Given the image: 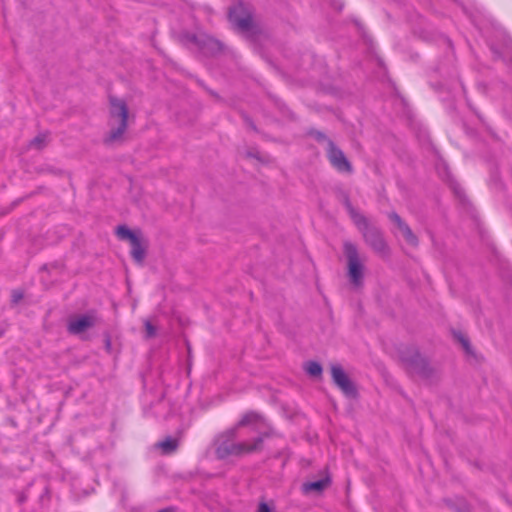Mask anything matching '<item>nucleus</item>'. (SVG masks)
Segmentation results:
<instances>
[{
    "label": "nucleus",
    "mask_w": 512,
    "mask_h": 512,
    "mask_svg": "<svg viewBox=\"0 0 512 512\" xmlns=\"http://www.w3.org/2000/svg\"><path fill=\"white\" fill-rule=\"evenodd\" d=\"M309 135L312 136L319 143H322V142L326 143V147H328V142L332 141L323 132L315 130V129H311L309 131Z\"/></svg>",
    "instance_id": "obj_18"
},
{
    "label": "nucleus",
    "mask_w": 512,
    "mask_h": 512,
    "mask_svg": "<svg viewBox=\"0 0 512 512\" xmlns=\"http://www.w3.org/2000/svg\"><path fill=\"white\" fill-rule=\"evenodd\" d=\"M157 512H176V509L172 506L158 510Z\"/></svg>",
    "instance_id": "obj_28"
},
{
    "label": "nucleus",
    "mask_w": 512,
    "mask_h": 512,
    "mask_svg": "<svg viewBox=\"0 0 512 512\" xmlns=\"http://www.w3.org/2000/svg\"><path fill=\"white\" fill-rule=\"evenodd\" d=\"M389 219L396 224L398 229L401 231L406 242L412 246L418 245V238L413 233L411 228L401 219L396 212H391L388 215Z\"/></svg>",
    "instance_id": "obj_10"
},
{
    "label": "nucleus",
    "mask_w": 512,
    "mask_h": 512,
    "mask_svg": "<svg viewBox=\"0 0 512 512\" xmlns=\"http://www.w3.org/2000/svg\"><path fill=\"white\" fill-rule=\"evenodd\" d=\"M258 419V415L254 412L246 413L242 419L239 421L238 426H245L250 423L256 422Z\"/></svg>",
    "instance_id": "obj_19"
},
{
    "label": "nucleus",
    "mask_w": 512,
    "mask_h": 512,
    "mask_svg": "<svg viewBox=\"0 0 512 512\" xmlns=\"http://www.w3.org/2000/svg\"><path fill=\"white\" fill-rule=\"evenodd\" d=\"M453 190H454V193L459 197V198H462L463 197V190L461 187H459L458 185H454L453 186Z\"/></svg>",
    "instance_id": "obj_26"
},
{
    "label": "nucleus",
    "mask_w": 512,
    "mask_h": 512,
    "mask_svg": "<svg viewBox=\"0 0 512 512\" xmlns=\"http://www.w3.org/2000/svg\"><path fill=\"white\" fill-rule=\"evenodd\" d=\"M237 427L228 429L219 434L215 439V455L219 460H225L230 456L242 457L260 451L263 446L264 436L256 437L252 443L236 442Z\"/></svg>",
    "instance_id": "obj_1"
},
{
    "label": "nucleus",
    "mask_w": 512,
    "mask_h": 512,
    "mask_svg": "<svg viewBox=\"0 0 512 512\" xmlns=\"http://www.w3.org/2000/svg\"><path fill=\"white\" fill-rule=\"evenodd\" d=\"M330 484H331V479L328 476L324 477L322 479H319L317 481L305 482L302 484V492L304 494H308L310 492L321 493L326 488H328Z\"/></svg>",
    "instance_id": "obj_11"
},
{
    "label": "nucleus",
    "mask_w": 512,
    "mask_h": 512,
    "mask_svg": "<svg viewBox=\"0 0 512 512\" xmlns=\"http://www.w3.org/2000/svg\"><path fill=\"white\" fill-rule=\"evenodd\" d=\"M49 493H50L49 488L47 486H44L43 491L39 497V501L41 503H44L45 501L46 502L49 501V498H50Z\"/></svg>",
    "instance_id": "obj_22"
},
{
    "label": "nucleus",
    "mask_w": 512,
    "mask_h": 512,
    "mask_svg": "<svg viewBox=\"0 0 512 512\" xmlns=\"http://www.w3.org/2000/svg\"><path fill=\"white\" fill-rule=\"evenodd\" d=\"M399 357L410 375H417L429 384L439 380V371L421 356L416 347L403 346L399 349Z\"/></svg>",
    "instance_id": "obj_2"
},
{
    "label": "nucleus",
    "mask_w": 512,
    "mask_h": 512,
    "mask_svg": "<svg viewBox=\"0 0 512 512\" xmlns=\"http://www.w3.org/2000/svg\"><path fill=\"white\" fill-rule=\"evenodd\" d=\"M343 204L350 215L353 223H357L358 221H364V215L361 214L357 209H355L350 201V198L347 193H343Z\"/></svg>",
    "instance_id": "obj_14"
},
{
    "label": "nucleus",
    "mask_w": 512,
    "mask_h": 512,
    "mask_svg": "<svg viewBox=\"0 0 512 512\" xmlns=\"http://www.w3.org/2000/svg\"><path fill=\"white\" fill-rule=\"evenodd\" d=\"M229 20L239 30L250 31L253 25L252 16L242 4L236 5L229 10Z\"/></svg>",
    "instance_id": "obj_8"
},
{
    "label": "nucleus",
    "mask_w": 512,
    "mask_h": 512,
    "mask_svg": "<svg viewBox=\"0 0 512 512\" xmlns=\"http://www.w3.org/2000/svg\"><path fill=\"white\" fill-rule=\"evenodd\" d=\"M179 446V441L172 437H167L163 441H160L156 444V447L161 449L162 453L165 455H169L174 453Z\"/></svg>",
    "instance_id": "obj_13"
},
{
    "label": "nucleus",
    "mask_w": 512,
    "mask_h": 512,
    "mask_svg": "<svg viewBox=\"0 0 512 512\" xmlns=\"http://www.w3.org/2000/svg\"><path fill=\"white\" fill-rule=\"evenodd\" d=\"M131 256L138 264H142L146 256V246L143 245L142 239L137 236L135 240L130 241Z\"/></svg>",
    "instance_id": "obj_12"
},
{
    "label": "nucleus",
    "mask_w": 512,
    "mask_h": 512,
    "mask_svg": "<svg viewBox=\"0 0 512 512\" xmlns=\"http://www.w3.org/2000/svg\"><path fill=\"white\" fill-rule=\"evenodd\" d=\"M257 512H273L271 508L265 502H260L257 508Z\"/></svg>",
    "instance_id": "obj_23"
},
{
    "label": "nucleus",
    "mask_w": 512,
    "mask_h": 512,
    "mask_svg": "<svg viewBox=\"0 0 512 512\" xmlns=\"http://www.w3.org/2000/svg\"><path fill=\"white\" fill-rule=\"evenodd\" d=\"M456 337L458 338V340L462 344V346L465 349V351L467 353H471V346H470V343H469L468 339L466 337H464L463 335H461V334H456Z\"/></svg>",
    "instance_id": "obj_21"
},
{
    "label": "nucleus",
    "mask_w": 512,
    "mask_h": 512,
    "mask_svg": "<svg viewBox=\"0 0 512 512\" xmlns=\"http://www.w3.org/2000/svg\"><path fill=\"white\" fill-rule=\"evenodd\" d=\"M23 298V293L21 291H13L12 301L14 303H18Z\"/></svg>",
    "instance_id": "obj_24"
},
{
    "label": "nucleus",
    "mask_w": 512,
    "mask_h": 512,
    "mask_svg": "<svg viewBox=\"0 0 512 512\" xmlns=\"http://www.w3.org/2000/svg\"><path fill=\"white\" fill-rule=\"evenodd\" d=\"M110 103V122L109 133L104 138L106 145L121 142L128 127V106L126 102L115 96L109 97Z\"/></svg>",
    "instance_id": "obj_3"
},
{
    "label": "nucleus",
    "mask_w": 512,
    "mask_h": 512,
    "mask_svg": "<svg viewBox=\"0 0 512 512\" xmlns=\"http://www.w3.org/2000/svg\"><path fill=\"white\" fill-rule=\"evenodd\" d=\"M456 512H469V511H468V510H466V509L458 508V509L456 510Z\"/></svg>",
    "instance_id": "obj_29"
},
{
    "label": "nucleus",
    "mask_w": 512,
    "mask_h": 512,
    "mask_svg": "<svg viewBox=\"0 0 512 512\" xmlns=\"http://www.w3.org/2000/svg\"><path fill=\"white\" fill-rule=\"evenodd\" d=\"M326 156L331 166L339 173H353V166L344 152L333 142H328L326 147Z\"/></svg>",
    "instance_id": "obj_6"
},
{
    "label": "nucleus",
    "mask_w": 512,
    "mask_h": 512,
    "mask_svg": "<svg viewBox=\"0 0 512 512\" xmlns=\"http://www.w3.org/2000/svg\"><path fill=\"white\" fill-rule=\"evenodd\" d=\"M145 332L146 338H153L156 335V328L152 325V323L148 320L145 321Z\"/></svg>",
    "instance_id": "obj_20"
},
{
    "label": "nucleus",
    "mask_w": 512,
    "mask_h": 512,
    "mask_svg": "<svg viewBox=\"0 0 512 512\" xmlns=\"http://www.w3.org/2000/svg\"><path fill=\"white\" fill-rule=\"evenodd\" d=\"M47 134L40 133L30 141V146L36 149H42L46 146Z\"/></svg>",
    "instance_id": "obj_17"
},
{
    "label": "nucleus",
    "mask_w": 512,
    "mask_h": 512,
    "mask_svg": "<svg viewBox=\"0 0 512 512\" xmlns=\"http://www.w3.org/2000/svg\"><path fill=\"white\" fill-rule=\"evenodd\" d=\"M344 254L347 259L348 277L350 282L355 287H360L363 284L364 278V265L361 262L358 249L352 242L346 241L343 244Z\"/></svg>",
    "instance_id": "obj_5"
},
{
    "label": "nucleus",
    "mask_w": 512,
    "mask_h": 512,
    "mask_svg": "<svg viewBox=\"0 0 512 512\" xmlns=\"http://www.w3.org/2000/svg\"><path fill=\"white\" fill-rule=\"evenodd\" d=\"M116 234L120 239L129 241L135 240V238L138 236L125 225L118 226L116 229Z\"/></svg>",
    "instance_id": "obj_15"
},
{
    "label": "nucleus",
    "mask_w": 512,
    "mask_h": 512,
    "mask_svg": "<svg viewBox=\"0 0 512 512\" xmlns=\"http://www.w3.org/2000/svg\"><path fill=\"white\" fill-rule=\"evenodd\" d=\"M27 497H28V495H27V491L22 492V493L19 495V497H18V502H19L20 504L24 503V502L26 501Z\"/></svg>",
    "instance_id": "obj_27"
},
{
    "label": "nucleus",
    "mask_w": 512,
    "mask_h": 512,
    "mask_svg": "<svg viewBox=\"0 0 512 512\" xmlns=\"http://www.w3.org/2000/svg\"><path fill=\"white\" fill-rule=\"evenodd\" d=\"M94 319L90 315H81L70 318L67 324V331L72 335H79L94 326Z\"/></svg>",
    "instance_id": "obj_9"
},
{
    "label": "nucleus",
    "mask_w": 512,
    "mask_h": 512,
    "mask_svg": "<svg viewBox=\"0 0 512 512\" xmlns=\"http://www.w3.org/2000/svg\"><path fill=\"white\" fill-rule=\"evenodd\" d=\"M355 225L361 232L365 243L375 253L381 257H388L390 255V248L380 228L371 225L366 217H364V221H358Z\"/></svg>",
    "instance_id": "obj_4"
},
{
    "label": "nucleus",
    "mask_w": 512,
    "mask_h": 512,
    "mask_svg": "<svg viewBox=\"0 0 512 512\" xmlns=\"http://www.w3.org/2000/svg\"><path fill=\"white\" fill-rule=\"evenodd\" d=\"M331 376L334 384L345 396L350 398H355L357 396L358 393L355 384L345 373L341 365L334 364L331 366Z\"/></svg>",
    "instance_id": "obj_7"
},
{
    "label": "nucleus",
    "mask_w": 512,
    "mask_h": 512,
    "mask_svg": "<svg viewBox=\"0 0 512 512\" xmlns=\"http://www.w3.org/2000/svg\"><path fill=\"white\" fill-rule=\"evenodd\" d=\"M305 371L312 377H320L322 375V366L316 361H309L305 364Z\"/></svg>",
    "instance_id": "obj_16"
},
{
    "label": "nucleus",
    "mask_w": 512,
    "mask_h": 512,
    "mask_svg": "<svg viewBox=\"0 0 512 512\" xmlns=\"http://www.w3.org/2000/svg\"><path fill=\"white\" fill-rule=\"evenodd\" d=\"M186 38H187L188 41H190V42H192L194 44H197V45L199 44L198 37L195 34H187Z\"/></svg>",
    "instance_id": "obj_25"
}]
</instances>
